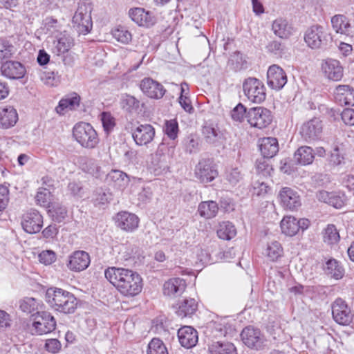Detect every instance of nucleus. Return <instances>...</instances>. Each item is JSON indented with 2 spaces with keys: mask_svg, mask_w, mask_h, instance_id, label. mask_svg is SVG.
I'll use <instances>...</instances> for the list:
<instances>
[{
  "mask_svg": "<svg viewBox=\"0 0 354 354\" xmlns=\"http://www.w3.org/2000/svg\"><path fill=\"white\" fill-rule=\"evenodd\" d=\"M195 174L202 183H207L218 176V171L211 159H203L196 166Z\"/></svg>",
  "mask_w": 354,
  "mask_h": 354,
  "instance_id": "ddd939ff",
  "label": "nucleus"
},
{
  "mask_svg": "<svg viewBox=\"0 0 354 354\" xmlns=\"http://www.w3.org/2000/svg\"><path fill=\"white\" fill-rule=\"evenodd\" d=\"M41 28L44 34L53 37L65 31L62 23L52 17H47L43 20Z\"/></svg>",
  "mask_w": 354,
  "mask_h": 354,
  "instance_id": "7c9ffc66",
  "label": "nucleus"
},
{
  "mask_svg": "<svg viewBox=\"0 0 354 354\" xmlns=\"http://www.w3.org/2000/svg\"><path fill=\"white\" fill-rule=\"evenodd\" d=\"M210 354H237L234 345L228 342L212 341L209 344Z\"/></svg>",
  "mask_w": 354,
  "mask_h": 354,
  "instance_id": "72a5a7b5",
  "label": "nucleus"
},
{
  "mask_svg": "<svg viewBox=\"0 0 354 354\" xmlns=\"http://www.w3.org/2000/svg\"><path fill=\"white\" fill-rule=\"evenodd\" d=\"M314 157L313 149L307 146L299 147L294 154L295 160L304 165L311 164Z\"/></svg>",
  "mask_w": 354,
  "mask_h": 354,
  "instance_id": "ea45409f",
  "label": "nucleus"
},
{
  "mask_svg": "<svg viewBox=\"0 0 354 354\" xmlns=\"http://www.w3.org/2000/svg\"><path fill=\"white\" fill-rule=\"evenodd\" d=\"M241 336L243 342L249 348L259 350L264 346V336L258 328L247 326L242 330Z\"/></svg>",
  "mask_w": 354,
  "mask_h": 354,
  "instance_id": "9b49d317",
  "label": "nucleus"
},
{
  "mask_svg": "<svg viewBox=\"0 0 354 354\" xmlns=\"http://www.w3.org/2000/svg\"><path fill=\"white\" fill-rule=\"evenodd\" d=\"M246 108L241 103L236 105L232 111V118L234 120L241 122L246 117Z\"/></svg>",
  "mask_w": 354,
  "mask_h": 354,
  "instance_id": "e2e57ef3",
  "label": "nucleus"
},
{
  "mask_svg": "<svg viewBox=\"0 0 354 354\" xmlns=\"http://www.w3.org/2000/svg\"><path fill=\"white\" fill-rule=\"evenodd\" d=\"M236 234V230L234 225L229 222H222L219 224L217 230L218 236L223 240H230Z\"/></svg>",
  "mask_w": 354,
  "mask_h": 354,
  "instance_id": "49530a36",
  "label": "nucleus"
},
{
  "mask_svg": "<svg viewBox=\"0 0 354 354\" xmlns=\"http://www.w3.org/2000/svg\"><path fill=\"white\" fill-rule=\"evenodd\" d=\"M48 213L54 221L60 223L66 217L67 209L62 204L53 203L49 206Z\"/></svg>",
  "mask_w": 354,
  "mask_h": 354,
  "instance_id": "de8ad7c7",
  "label": "nucleus"
},
{
  "mask_svg": "<svg viewBox=\"0 0 354 354\" xmlns=\"http://www.w3.org/2000/svg\"><path fill=\"white\" fill-rule=\"evenodd\" d=\"M121 106L129 113H138L142 111L144 103L133 95L124 94L121 98Z\"/></svg>",
  "mask_w": 354,
  "mask_h": 354,
  "instance_id": "4c0bfd02",
  "label": "nucleus"
},
{
  "mask_svg": "<svg viewBox=\"0 0 354 354\" xmlns=\"http://www.w3.org/2000/svg\"><path fill=\"white\" fill-rule=\"evenodd\" d=\"M263 254L268 261L276 262L283 257V249L279 242L274 241L268 243Z\"/></svg>",
  "mask_w": 354,
  "mask_h": 354,
  "instance_id": "f704fd0d",
  "label": "nucleus"
},
{
  "mask_svg": "<svg viewBox=\"0 0 354 354\" xmlns=\"http://www.w3.org/2000/svg\"><path fill=\"white\" fill-rule=\"evenodd\" d=\"M272 30L276 36L286 39L292 35V28L286 19L277 18L272 22Z\"/></svg>",
  "mask_w": 354,
  "mask_h": 354,
  "instance_id": "473e14b6",
  "label": "nucleus"
},
{
  "mask_svg": "<svg viewBox=\"0 0 354 354\" xmlns=\"http://www.w3.org/2000/svg\"><path fill=\"white\" fill-rule=\"evenodd\" d=\"M206 334L210 337H220L227 334V327L224 321H212L209 323Z\"/></svg>",
  "mask_w": 354,
  "mask_h": 354,
  "instance_id": "37998d69",
  "label": "nucleus"
},
{
  "mask_svg": "<svg viewBox=\"0 0 354 354\" xmlns=\"http://www.w3.org/2000/svg\"><path fill=\"white\" fill-rule=\"evenodd\" d=\"M256 169L258 173L261 174L263 176H267L270 174V171L272 169L270 165L268 163V159L267 158H259L256 161Z\"/></svg>",
  "mask_w": 354,
  "mask_h": 354,
  "instance_id": "bf43d9fd",
  "label": "nucleus"
},
{
  "mask_svg": "<svg viewBox=\"0 0 354 354\" xmlns=\"http://www.w3.org/2000/svg\"><path fill=\"white\" fill-rule=\"evenodd\" d=\"M18 113L12 106H0V128L8 129L14 127L18 121Z\"/></svg>",
  "mask_w": 354,
  "mask_h": 354,
  "instance_id": "393cba45",
  "label": "nucleus"
},
{
  "mask_svg": "<svg viewBox=\"0 0 354 354\" xmlns=\"http://www.w3.org/2000/svg\"><path fill=\"white\" fill-rule=\"evenodd\" d=\"M141 91L149 97L160 99L163 97L165 89L163 86L151 78H144L140 84Z\"/></svg>",
  "mask_w": 354,
  "mask_h": 354,
  "instance_id": "412c9836",
  "label": "nucleus"
},
{
  "mask_svg": "<svg viewBox=\"0 0 354 354\" xmlns=\"http://www.w3.org/2000/svg\"><path fill=\"white\" fill-rule=\"evenodd\" d=\"M280 226L282 232L289 236H293L299 232L297 219L292 216H284Z\"/></svg>",
  "mask_w": 354,
  "mask_h": 354,
  "instance_id": "79ce46f5",
  "label": "nucleus"
},
{
  "mask_svg": "<svg viewBox=\"0 0 354 354\" xmlns=\"http://www.w3.org/2000/svg\"><path fill=\"white\" fill-rule=\"evenodd\" d=\"M164 133L172 140L177 138L179 128L178 123L176 119L166 120L163 127Z\"/></svg>",
  "mask_w": 354,
  "mask_h": 354,
  "instance_id": "6e6d98bb",
  "label": "nucleus"
},
{
  "mask_svg": "<svg viewBox=\"0 0 354 354\" xmlns=\"http://www.w3.org/2000/svg\"><path fill=\"white\" fill-rule=\"evenodd\" d=\"M322 68L328 79L339 81L343 77V67L337 59H328L322 65Z\"/></svg>",
  "mask_w": 354,
  "mask_h": 354,
  "instance_id": "a878e982",
  "label": "nucleus"
},
{
  "mask_svg": "<svg viewBox=\"0 0 354 354\" xmlns=\"http://www.w3.org/2000/svg\"><path fill=\"white\" fill-rule=\"evenodd\" d=\"M178 337L180 345L186 348L195 346L198 340L197 330L188 326H185L178 329Z\"/></svg>",
  "mask_w": 354,
  "mask_h": 354,
  "instance_id": "b1692460",
  "label": "nucleus"
},
{
  "mask_svg": "<svg viewBox=\"0 0 354 354\" xmlns=\"http://www.w3.org/2000/svg\"><path fill=\"white\" fill-rule=\"evenodd\" d=\"M52 194L50 191L44 187L39 188L37 193L35 196V201L37 203L43 207H48L52 204L50 203Z\"/></svg>",
  "mask_w": 354,
  "mask_h": 354,
  "instance_id": "603ef678",
  "label": "nucleus"
},
{
  "mask_svg": "<svg viewBox=\"0 0 354 354\" xmlns=\"http://www.w3.org/2000/svg\"><path fill=\"white\" fill-rule=\"evenodd\" d=\"M333 28L337 33L346 35L354 38V27L351 26L348 19L343 15H336L331 18Z\"/></svg>",
  "mask_w": 354,
  "mask_h": 354,
  "instance_id": "cd10ccee",
  "label": "nucleus"
},
{
  "mask_svg": "<svg viewBox=\"0 0 354 354\" xmlns=\"http://www.w3.org/2000/svg\"><path fill=\"white\" fill-rule=\"evenodd\" d=\"M106 279L123 296L133 297L139 295L143 287L141 276L130 269L109 267L104 270Z\"/></svg>",
  "mask_w": 354,
  "mask_h": 354,
  "instance_id": "f257e3e1",
  "label": "nucleus"
},
{
  "mask_svg": "<svg viewBox=\"0 0 354 354\" xmlns=\"http://www.w3.org/2000/svg\"><path fill=\"white\" fill-rule=\"evenodd\" d=\"M111 199V194L103 189H98L95 192V201L99 204H105L109 203Z\"/></svg>",
  "mask_w": 354,
  "mask_h": 354,
  "instance_id": "680f3d73",
  "label": "nucleus"
},
{
  "mask_svg": "<svg viewBox=\"0 0 354 354\" xmlns=\"http://www.w3.org/2000/svg\"><path fill=\"white\" fill-rule=\"evenodd\" d=\"M259 147L261 155L270 159L279 151V143L277 138L266 137L259 140Z\"/></svg>",
  "mask_w": 354,
  "mask_h": 354,
  "instance_id": "c85d7f7f",
  "label": "nucleus"
},
{
  "mask_svg": "<svg viewBox=\"0 0 354 354\" xmlns=\"http://www.w3.org/2000/svg\"><path fill=\"white\" fill-rule=\"evenodd\" d=\"M73 136L85 148L93 149L99 142L97 132L89 123L82 122L76 124L73 129Z\"/></svg>",
  "mask_w": 354,
  "mask_h": 354,
  "instance_id": "7ed1b4c3",
  "label": "nucleus"
},
{
  "mask_svg": "<svg viewBox=\"0 0 354 354\" xmlns=\"http://www.w3.org/2000/svg\"><path fill=\"white\" fill-rule=\"evenodd\" d=\"M322 130V121L318 118H314L302 124L300 133L306 141L316 140L321 138Z\"/></svg>",
  "mask_w": 354,
  "mask_h": 354,
  "instance_id": "f8f14e48",
  "label": "nucleus"
},
{
  "mask_svg": "<svg viewBox=\"0 0 354 354\" xmlns=\"http://www.w3.org/2000/svg\"><path fill=\"white\" fill-rule=\"evenodd\" d=\"M80 97L76 93L66 98L62 99L58 106L56 107V111L60 115H64L67 110H72L77 107L80 104Z\"/></svg>",
  "mask_w": 354,
  "mask_h": 354,
  "instance_id": "c9c22d12",
  "label": "nucleus"
},
{
  "mask_svg": "<svg viewBox=\"0 0 354 354\" xmlns=\"http://www.w3.org/2000/svg\"><path fill=\"white\" fill-rule=\"evenodd\" d=\"M40 263L50 265L56 260V254L52 250L42 251L38 256Z\"/></svg>",
  "mask_w": 354,
  "mask_h": 354,
  "instance_id": "052dcab7",
  "label": "nucleus"
},
{
  "mask_svg": "<svg viewBox=\"0 0 354 354\" xmlns=\"http://www.w3.org/2000/svg\"><path fill=\"white\" fill-rule=\"evenodd\" d=\"M198 308L197 302L194 299H185L178 305L176 311L178 316L185 317L195 313Z\"/></svg>",
  "mask_w": 354,
  "mask_h": 354,
  "instance_id": "58836bf2",
  "label": "nucleus"
},
{
  "mask_svg": "<svg viewBox=\"0 0 354 354\" xmlns=\"http://www.w3.org/2000/svg\"><path fill=\"white\" fill-rule=\"evenodd\" d=\"M175 151V145L161 142L152 158L151 165L156 175H160L167 171L169 169V161L173 157Z\"/></svg>",
  "mask_w": 354,
  "mask_h": 354,
  "instance_id": "20e7f679",
  "label": "nucleus"
},
{
  "mask_svg": "<svg viewBox=\"0 0 354 354\" xmlns=\"http://www.w3.org/2000/svg\"><path fill=\"white\" fill-rule=\"evenodd\" d=\"M91 7L88 3H79L73 17V23L77 31L80 34H87L92 28Z\"/></svg>",
  "mask_w": 354,
  "mask_h": 354,
  "instance_id": "0eeeda50",
  "label": "nucleus"
},
{
  "mask_svg": "<svg viewBox=\"0 0 354 354\" xmlns=\"http://www.w3.org/2000/svg\"><path fill=\"white\" fill-rule=\"evenodd\" d=\"M90 263L91 259L88 252L83 250H77L68 257L67 267L71 271L81 272L86 270L89 266Z\"/></svg>",
  "mask_w": 354,
  "mask_h": 354,
  "instance_id": "a211bd4d",
  "label": "nucleus"
},
{
  "mask_svg": "<svg viewBox=\"0 0 354 354\" xmlns=\"http://www.w3.org/2000/svg\"><path fill=\"white\" fill-rule=\"evenodd\" d=\"M21 225L26 232L37 233L43 226V217L39 212L32 209L24 214Z\"/></svg>",
  "mask_w": 354,
  "mask_h": 354,
  "instance_id": "6ab92c4d",
  "label": "nucleus"
},
{
  "mask_svg": "<svg viewBox=\"0 0 354 354\" xmlns=\"http://www.w3.org/2000/svg\"><path fill=\"white\" fill-rule=\"evenodd\" d=\"M334 320L340 325L347 326L353 320V315L346 302L341 298L335 300L332 305Z\"/></svg>",
  "mask_w": 354,
  "mask_h": 354,
  "instance_id": "9d476101",
  "label": "nucleus"
},
{
  "mask_svg": "<svg viewBox=\"0 0 354 354\" xmlns=\"http://www.w3.org/2000/svg\"><path fill=\"white\" fill-rule=\"evenodd\" d=\"M46 301L52 309L64 314L73 313L77 306L73 294L58 288H49L46 290Z\"/></svg>",
  "mask_w": 354,
  "mask_h": 354,
  "instance_id": "f03ea898",
  "label": "nucleus"
},
{
  "mask_svg": "<svg viewBox=\"0 0 354 354\" xmlns=\"http://www.w3.org/2000/svg\"><path fill=\"white\" fill-rule=\"evenodd\" d=\"M254 194L261 196L267 194L270 190V187L264 182L257 180L253 185Z\"/></svg>",
  "mask_w": 354,
  "mask_h": 354,
  "instance_id": "338daca9",
  "label": "nucleus"
},
{
  "mask_svg": "<svg viewBox=\"0 0 354 354\" xmlns=\"http://www.w3.org/2000/svg\"><path fill=\"white\" fill-rule=\"evenodd\" d=\"M2 74L9 79H21L26 74L24 66L19 62L8 61L2 63L1 67Z\"/></svg>",
  "mask_w": 354,
  "mask_h": 354,
  "instance_id": "5701e85b",
  "label": "nucleus"
},
{
  "mask_svg": "<svg viewBox=\"0 0 354 354\" xmlns=\"http://www.w3.org/2000/svg\"><path fill=\"white\" fill-rule=\"evenodd\" d=\"M14 53V46L5 38H0V64L10 59Z\"/></svg>",
  "mask_w": 354,
  "mask_h": 354,
  "instance_id": "3c124183",
  "label": "nucleus"
},
{
  "mask_svg": "<svg viewBox=\"0 0 354 354\" xmlns=\"http://www.w3.org/2000/svg\"><path fill=\"white\" fill-rule=\"evenodd\" d=\"M326 33L324 27L321 26H313L309 28L304 36V40L307 45L313 49L319 48L324 44Z\"/></svg>",
  "mask_w": 354,
  "mask_h": 354,
  "instance_id": "dca6fc26",
  "label": "nucleus"
},
{
  "mask_svg": "<svg viewBox=\"0 0 354 354\" xmlns=\"http://www.w3.org/2000/svg\"><path fill=\"white\" fill-rule=\"evenodd\" d=\"M186 282L180 278H171L163 285V293L169 297L180 295L185 290Z\"/></svg>",
  "mask_w": 354,
  "mask_h": 354,
  "instance_id": "c756f323",
  "label": "nucleus"
},
{
  "mask_svg": "<svg viewBox=\"0 0 354 354\" xmlns=\"http://www.w3.org/2000/svg\"><path fill=\"white\" fill-rule=\"evenodd\" d=\"M40 306L41 301L33 297H25L19 302L20 309L26 313L37 312Z\"/></svg>",
  "mask_w": 354,
  "mask_h": 354,
  "instance_id": "09e8293b",
  "label": "nucleus"
},
{
  "mask_svg": "<svg viewBox=\"0 0 354 354\" xmlns=\"http://www.w3.org/2000/svg\"><path fill=\"white\" fill-rule=\"evenodd\" d=\"M281 205L287 209H297L301 205L300 196L297 192L290 187H283L279 193Z\"/></svg>",
  "mask_w": 354,
  "mask_h": 354,
  "instance_id": "4468645a",
  "label": "nucleus"
},
{
  "mask_svg": "<svg viewBox=\"0 0 354 354\" xmlns=\"http://www.w3.org/2000/svg\"><path fill=\"white\" fill-rule=\"evenodd\" d=\"M186 151L189 153H196L198 150V141L196 136L189 135L183 140Z\"/></svg>",
  "mask_w": 354,
  "mask_h": 354,
  "instance_id": "13d9d810",
  "label": "nucleus"
},
{
  "mask_svg": "<svg viewBox=\"0 0 354 354\" xmlns=\"http://www.w3.org/2000/svg\"><path fill=\"white\" fill-rule=\"evenodd\" d=\"M343 122L350 126L354 125V109H345L341 114Z\"/></svg>",
  "mask_w": 354,
  "mask_h": 354,
  "instance_id": "774afa93",
  "label": "nucleus"
},
{
  "mask_svg": "<svg viewBox=\"0 0 354 354\" xmlns=\"http://www.w3.org/2000/svg\"><path fill=\"white\" fill-rule=\"evenodd\" d=\"M326 274L335 279H340L344 275V269L339 261L335 259H329L324 266Z\"/></svg>",
  "mask_w": 354,
  "mask_h": 354,
  "instance_id": "e433bc0d",
  "label": "nucleus"
},
{
  "mask_svg": "<svg viewBox=\"0 0 354 354\" xmlns=\"http://www.w3.org/2000/svg\"><path fill=\"white\" fill-rule=\"evenodd\" d=\"M323 241L328 245H333L338 243L340 240L339 231L333 224H328L322 231Z\"/></svg>",
  "mask_w": 354,
  "mask_h": 354,
  "instance_id": "a19ab883",
  "label": "nucleus"
},
{
  "mask_svg": "<svg viewBox=\"0 0 354 354\" xmlns=\"http://www.w3.org/2000/svg\"><path fill=\"white\" fill-rule=\"evenodd\" d=\"M243 177V174L238 167L230 168L225 172V180L232 187L238 185L242 180Z\"/></svg>",
  "mask_w": 354,
  "mask_h": 354,
  "instance_id": "5fc2aeb1",
  "label": "nucleus"
},
{
  "mask_svg": "<svg viewBox=\"0 0 354 354\" xmlns=\"http://www.w3.org/2000/svg\"><path fill=\"white\" fill-rule=\"evenodd\" d=\"M73 45L74 40L73 37L66 31H64L54 37L50 50L53 54L60 56L68 53Z\"/></svg>",
  "mask_w": 354,
  "mask_h": 354,
  "instance_id": "aec40b11",
  "label": "nucleus"
},
{
  "mask_svg": "<svg viewBox=\"0 0 354 354\" xmlns=\"http://www.w3.org/2000/svg\"><path fill=\"white\" fill-rule=\"evenodd\" d=\"M155 134V128L150 124L138 123L131 129L133 141L138 146H147L153 141Z\"/></svg>",
  "mask_w": 354,
  "mask_h": 354,
  "instance_id": "1a4fd4ad",
  "label": "nucleus"
},
{
  "mask_svg": "<svg viewBox=\"0 0 354 354\" xmlns=\"http://www.w3.org/2000/svg\"><path fill=\"white\" fill-rule=\"evenodd\" d=\"M82 169L91 174L93 176H97L99 167L95 162L92 159H86L84 165H82Z\"/></svg>",
  "mask_w": 354,
  "mask_h": 354,
  "instance_id": "69168bd1",
  "label": "nucleus"
},
{
  "mask_svg": "<svg viewBox=\"0 0 354 354\" xmlns=\"http://www.w3.org/2000/svg\"><path fill=\"white\" fill-rule=\"evenodd\" d=\"M198 211L201 216L205 218H212L216 216L218 207L215 201H204L199 204Z\"/></svg>",
  "mask_w": 354,
  "mask_h": 354,
  "instance_id": "c03bdc74",
  "label": "nucleus"
},
{
  "mask_svg": "<svg viewBox=\"0 0 354 354\" xmlns=\"http://www.w3.org/2000/svg\"><path fill=\"white\" fill-rule=\"evenodd\" d=\"M287 83L285 71L277 65H272L267 72V84L272 89L281 90Z\"/></svg>",
  "mask_w": 354,
  "mask_h": 354,
  "instance_id": "2eb2a0df",
  "label": "nucleus"
},
{
  "mask_svg": "<svg viewBox=\"0 0 354 354\" xmlns=\"http://www.w3.org/2000/svg\"><path fill=\"white\" fill-rule=\"evenodd\" d=\"M31 331L33 335H42L53 332L56 328V320L50 313L37 311L32 315Z\"/></svg>",
  "mask_w": 354,
  "mask_h": 354,
  "instance_id": "39448f33",
  "label": "nucleus"
},
{
  "mask_svg": "<svg viewBox=\"0 0 354 354\" xmlns=\"http://www.w3.org/2000/svg\"><path fill=\"white\" fill-rule=\"evenodd\" d=\"M109 179L113 182V186L118 189H124L129 182V176L120 170H113L108 175Z\"/></svg>",
  "mask_w": 354,
  "mask_h": 354,
  "instance_id": "a18cd8bd",
  "label": "nucleus"
},
{
  "mask_svg": "<svg viewBox=\"0 0 354 354\" xmlns=\"http://www.w3.org/2000/svg\"><path fill=\"white\" fill-rule=\"evenodd\" d=\"M246 118L252 127L263 129L271 123L272 115L270 111L259 106L250 109L247 112Z\"/></svg>",
  "mask_w": 354,
  "mask_h": 354,
  "instance_id": "6e6552de",
  "label": "nucleus"
},
{
  "mask_svg": "<svg viewBox=\"0 0 354 354\" xmlns=\"http://www.w3.org/2000/svg\"><path fill=\"white\" fill-rule=\"evenodd\" d=\"M147 354H169L163 342L159 338H153L148 344Z\"/></svg>",
  "mask_w": 354,
  "mask_h": 354,
  "instance_id": "8fccbe9b",
  "label": "nucleus"
},
{
  "mask_svg": "<svg viewBox=\"0 0 354 354\" xmlns=\"http://www.w3.org/2000/svg\"><path fill=\"white\" fill-rule=\"evenodd\" d=\"M243 90L252 102L260 104L266 99V87L261 80L255 77L245 79L243 83Z\"/></svg>",
  "mask_w": 354,
  "mask_h": 354,
  "instance_id": "423d86ee",
  "label": "nucleus"
},
{
  "mask_svg": "<svg viewBox=\"0 0 354 354\" xmlns=\"http://www.w3.org/2000/svg\"><path fill=\"white\" fill-rule=\"evenodd\" d=\"M129 15L132 21L140 26L149 27L155 24V18L152 14L142 8L130 9Z\"/></svg>",
  "mask_w": 354,
  "mask_h": 354,
  "instance_id": "bb28decb",
  "label": "nucleus"
},
{
  "mask_svg": "<svg viewBox=\"0 0 354 354\" xmlns=\"http://www.w3.org/2000/svg\"><path fill=\"white\" fill-rule=\"evenodd\" d=\"M113 38L122 44H128L132 39L131 32L124 26H119L112 31Z\"/></svg>",
  "mask_w": 354,
  "mask_h": 354,
  "instance_id": "864d4df0",
  "label": "nucleus"
},
{
  "mask_svg": "<svg viewBox=\"0 0 354 354\" xmlns=\"http://www.w3.org/2000/svg\"><path fill=\"white\" fill-rule=\"evenodd\" d=\"M101 121L104 131L109 134L113 129L115 122V119L110 113L102 112L100 115Z\"/></svg>",
  "mask_w": 354,
  "mask_h": 354,
  "instance_id": "4d7b16f0",
  "label": "nucleus"
},
{
  "mask_svg": "<svg viewBox=\"0 0 354 354\" xmlns=\"http://www.w3.org/2000/svg\"><path fill=\"white\" fill-rule=\"evenodd\" d=\"M205 140L212 145L218 144L222 139V133L218 127L214 124H205L202 130Z\"/></svg>",
  "mask_w": 354,
  "mask_h": 354,
  "instance_id": "2f4dec72",
  "label": "nucleus"
},
{
  "mask_svg": "<svg viewBox=\"0 0 354 354\" xmlns=\"http://www.w3.org/2000/svg\"><path fill=\"white\" fill-rule=\"evenodd\" d=\"M319 201L327 203L336 209H340L346 205V198L344 194L337 192L319 191L317 194Z\"/></svg>",
  "mask_w": 354,
  "mask_h": 354,
  "instance_id": "4be33fe9",
  "label": "nucleus"
},
{
  "mask_svg": "<svg viewBox=\"0 0 354 354\" xmlns=\"http://www.w3.org/2000/svg\"><path fill=\"white\" fill-rule=\"evenodd\" d=\"M139 218L133 213L123 211L118 212L115 218V223L118 227L127 232L135 231L139 225Z\"/></svg>",
  "mask_w": 354,
  "mask_h": 354,
  "instance_id": "f3484780",
  "label": "nucleus"
},
{
  "mask_svg": "<svg viewBox=\"0 0 354 354\" xmlns=\"http://www.w3.org/2000/svg\"><path fill=\"white\" fill-rule=\"evenodd\" d=\"M9 202V189L6 185H0V212L6 209Z\"/></svg>",
  "mask_w": 354,
  "mask_h": 354,
  "instance_id": "0e129e2a",
  "label": "nucleus"
}]
</instances>
